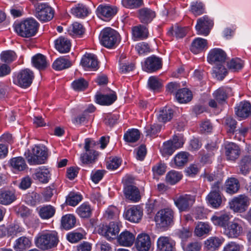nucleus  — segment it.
Segmentation results:
<instances>
[{
    "label": "nucleus",
    "mask_w": 251,
    "mask_h": 251,
    "mask_svg": "<svg viewBox=\"0 0 251 251\" xmlns=\"http://www.w3.org/2000/svg\"><path fill=\"white\" fill-rule=\"evenodd\" d=\"M38 27L39 24L33 18L26 19L14 25L16 32L20 36L25 38L35 35Z\"/></svg>",
    "instance_id": "1"
},
{
    "label": "nucleus",
    "mask_w": 251,
    "mask_h": 251,
    "mask_svg": "<svg viewBox=\"0 0 251 251\" xmlns=\"http://www.w3.org/2000/svg\"><path fill=\"white\" fill-rule=\"evenodd\" d=\"M59 241L58 233L54 230L43 233L36 236L34 240L36 246L42 250L56 247Z\"/></svg>",
    "instance_id": "2"
},
{
    "label": "nucleus",
    "mask_w": 251,
    "mask_h": 251,
    "mask_svg": "<svg viewBox=\"0 0 251 251\" xmlns=\"http://www.w3.org/2000/svg\"><path fill=\"white\" fill-rule=\"evenodd\" d=\"M99 40L100 44L104 47L112 48L119 42L120 35L115 30L110 27H106L101 31Z\"/></svg>",
    "instance_id": "3"
},
{
    "label": "nucleus",
    "mask_w": 251,
    "mask_h": 251,
    "mask_svg": "<svg viewBox=\"0 0 251 251\" xmlns=\"http://www.w3.org/2000/svg\"><path fill=\"white\" fill-rule=\"evenodd\" d=\"M25 155L30 165L42 164L47 157V149L44 146H35L30 152H25Z\"/></svg>",
    "instance_id": "4"
},
{
    "label": "nucleus",
    "mask_w": 251,
    "mask_h": 251,
    "mask_svg": "<svg viewBox=\"0 0 251 251\" xmlns=\"http://www.w3.org/2000/svg\"><path fill=\"white\" fill-rule=\"evenodd\" d=\"M173 201L180 212L188 211L194 204L196 197L187 194H177L173 198Z\"/></svg>",
    "instance_id": "5"
},
{
    "label": "nucleus",
    "mask_w": 251,
    "mask_h": 251,
    "mask_svg": "<svg viewBox=\"0 0 251 251\" xmlns=\"http://www.w3.org/2000/svg\"><path fill=\"white\" fill-rule=\"evenodd\" d=\"M33 77V72L28 69H25L14 74L13 82L21 87L26 88L31 85Z\"/></svg>",
    "instance_id": "6"
},
{
    "label": "nucleus",
    "mask_w": 251,
    "mask_h": 251,
    "mask_svg": "<svg viewBox=\"0 0 251 251\" xmlns=\"http://www.w3.org/2000/svg\"><path fill=\"white\" fill-rule=\"evenodd\" d=\"M95 142L94 140L87 138L85 140L84 149L85 152L81 154L80 159L83 164H89L95 162L98 152L94 149Z\"/></svg>",
    "instance_id": "7"
},
{
    "label": "nucleus",
    "mask_w": 251,
    "mask_h": 251,
    "mask_svg": "<svg viewBox=\"0 0 251 251\" xmlns=\"http://www.w3.org/2000/svg\"><path fill=\"white\" fill-rule=\"evenodd\" d=\"M174 211L170 208H164L156 214L154 220L157 225L165 227L170 225L174 219Z\"/></svg>",
    "instance_id": "8"
},
{
    "label": "nucleus",
    "mask_w": 251,
    "mask_h": 251,
    "mask_svg": "<svg viewBox=\"0 0 251 251\" xmlns=\"http://www.w3.org/2000/svg\"><path fill=\"white\" fill-rule=\"evenodd\" d=\"M243 221L239 219H235L229 222L224 228V234L229 238H236L243 233Z\"/></svg>",
    "instance_id": "9"
},
{
    "label": "nucleus",
    "mask_w": 251,
    "mask_h": 251,
    "mask_svg": "<svg viewBox=\"0 0 251 251\" xmlns=\"http://www.w3.org/2000/svg\"><path fill=\"white\" fill-rule=\"evenodd\" d=\"M54 12L47 3H41L35 7V16L40 21L46 22L53 17Z\"/></svg>",
    "instance_id": "10"
},
{
    "label": "nucleus",
    "mask_w": 251,
    "mask_h": 251,
    "mask_svg": "<svg viewBox=\"0 0 251 251\" xmlns=\"http://www.w3.org/2000/svg\"><path fill=\"white\" fill-rule=\"evenodd\" d=\"M250 204V200L245 195L234 197L229 202L230 208L236 212H244Z\"/></svg>",
    "instance_id": "11"
},
{
    "label": "nucleus",
    "mask_w": 251,
    "mask_h": 251,
    "mask_svg": "<svg viewBox=\"0 0 251 251\" xmlns=\"http://www.w3.org/2000/svg\"><path fill=\"white\" fill-rule=\"evenodd\" d=\"M213 25V22L208 16L205 15L199 18L195 25L197 34L207 36Z\"/></svg>",
    "instance_id": "12"
},
{
    "label": "nucleus",
    "mask_w": 251,
    "mask_h": 251,
    "mask_svg": "<svg viewBox=\"0 0 251 251\" xmlns=\"http://www.w3.org/2000/svg\"><path fill=\"white\" fill-rule=\"evenodd\" d=\"M220 182L215 183L211 187V190L207 195L206 199L208 203L212 207L217 208L220 206L222 203V197L220 191Z\"/></svg>",
    "instance_id": "13"
},
{
    "label": "nucleus",
    "mask_w": 251,
    "mask_h": 251,
    "mask_svg": "<svg viewBox=\"0 0 251 251\" xmlns=\"http://www.w3.org/2000/svg\"><path fill=\"white\" fill-rule=\"evenodd\" d=\"M226 54L225 51L220 48L211 49L207 56V60L211 64L226 63Z\"/></svg>",
    "instance_id": "14"
},
{
    "label": "nucleus",
    "mask_w": 251,
    "mask_h": 251,
    "mask_svg": "<svg viewBox=\"0 0 251 251\" xmlns=\"http://www.w3.org/2000/svg\"><path fill=\"white\" fill-rule=\"evenodd\" d=\"M135 247L138 251H150L151 247L150 236L147 233H141L135 238Z\"/></svg>",
    "instance_id": "15"
},
{
    "label": "nucleus",
    "mask_w": 251,
    "mask_h": 251,
    "mask_svg": "<svg viewBox=\"0 0 251 251\" xmlns=\"http://www.w3.org/2000/svg\"><path fill=\"white\" fill-rule=\"evenodd\" d=\"M117 12V8L110 5H99L96 10L98 17L101 20L107 21L111 19Z\"/></svg>",
    "instance_id": "16"
},
{
    "label": "nucleus",
    "mask_w": 251,
    "mask_h": 251,
    "mask_svg": "<svg viewBox=\"0 0 251 251\" xmlns=\"http://www.w3.org/2000/svg\"><path fill=\"white\" fill-rule=\"evenodd\" d=\"M162 67L161 59L154 55L148 57L142 64L143 70L148 73H152Z\"/></svg>",
    "instance_id": "17"
},
{
    "label": "nucleus",
    "mask_w": 251,
    "mask_h": 251,
    "mask_svg": "<svg viewBox=\"0 0 251 251\" xmlns=\"http://www.w3.org/2000/svg\"><path fill=\"white\" fill-rule=\"evenodd\" d=\"M80 64L85 69L96 71L99 68V62L97 56L92 53H86L82 57Z\"/></svg>",
    "instance_id": "18"
},
{
    "label": "nucleus",
    "mask_w": 251,
    "mask_h": 251,
    "mask_svg": "<svg viewBox=\"0 0 251 251\" xmlns=\"http://www.w3.org/2000/svg\"><path fill=\"white\" fill-rule=\"evenodd\" d=\"M124 194L127 200L132 202H137L141 198L138 188L133 185L125 183L124 187Z\"/></svg>",
    "instance_id": "19"
},
{
    "label": "nucleus",
    "mask_w": 251,
    "mask_h": 251,
    "mask_svg": "<svg viewBox=\"0 0 251 251\" xmlns=\"http://www.w3.org/2000/svg\"><path fill=\"white\" fill-rule=\"evenodd\" d=\"M135 237L133 233L126 230L117 236V241L121 246L130 247L134 243Z\"/></svg>",
    "instance_id": "20"
},
{
    "label": "nucleus",
    "mask_w": 251,
    "mask_h": 251,
    "mask_svg": "<svg viewBox=\"0 0 251 251\" xmlns=\"http://www.w3.org/2000/svg\"><path fill=\"white\" fill-rule=\"evenodd\" d=\"M175 242L167 236H160L157 240V248L159 251H172L175 249Z\"/></svg>",
    "instance_id": "21"
},
{
    "label": "nucleus",
    "mask_w": 251,
    "mask_h": 251,
    "mask_svg": "<svg viewBox=\"0 0 251 251\" xmlns=\"http://www.w3.org/2000/svg\"><path fill=\"white\" fill-rule=\"evenodd\" d=\"M143 215L141 208L138 206H134L127 209L125 214L126 219L132 223H138Z\"/></svg>",
    "instance_id": "22"
},
{
    "label": "nucleus",
    "mask_w": 251,
    "mask_h": 251,
    "mask_svg": "<svg viewBox=\"0 0 251 251\" xmlns=\"http://www.w3.org/2000/svg\"><path fill=\"white\" fill-rule=\"evenodd\" d=\"M208 48L207 40L197 37L195 38L191 43L190 50L194 54L200 53Z\"/></svg>",
    "instance_id": "23"
},
{
    "label": "nucleus",
    "mask_w": 251,
    "mask_h": 251,
    "mask_svg": "<svg viewBox=\"0 0 251 251\" xmlns=\"http://www.w3.org/2000/svg\"><path fill=\"white\" fill-rule=\"evenodd\" d=\"M34 179L46 183H47L50 178V172L48 168L45 166H41L35 170L33 175Z\"/></svg>",
    "instance_id": "24"
},
{
    "label": "nucleus",
    "mask_w": 251,
    "mask_h": 251,
    "mask_svg": "<svg viewBox=\"0 0 251 251\" xmlns=\"http://www.w3.org/2000/svg\"><path fill=\"white\" fill-rule=\"evenodd\" d=\"M31 239L26 236H21L17 239L13 244V248L16 251H25L31 247Z\"/></svg>",
    "instance_id": "25"
},
{
    "label": "nucleus",
    "mask_w": 251,
    "mask_h": 251,
    "mask_svg": "<svg viewBox=\"0 0 251 251\" xmlns=\"http://www.w3.org/2000/svg\"><path fill=\"white\" fill-rule=\"evenodd\" d=\"M237 116L245 118L251 114V104L248 101L240 102L235 108Z\"/></svg>",
    "instance_id": "26"
},
{
    "label": "nucleus",
    "mask_w": 251,
    "mask_h": 251,
    "mask_svg": "<svg viewBox=\"0 0 251 251\" xmlns=\"http://www.w3.org/2000/svg\"><path fill=\"white\" fill-rule=\"evenodd\" d=\"M31 63L33 67L39 70L45 69L49 63L45 55L41 53H37L31 58Z\"/></svg>",
    "instance_id": "27"
},
{
    "label": "nucleus",
    "mask_w": 251,
    "mask_h": 251,
    "mask_svg": "<svg viewBox=\"0 0 251 251\" xmlns=\"http://www.w3.org/2000/svg\"><path fill=\"white\" fill-rule=\"evenodd\" d=\"M230 219V215L227 213L217 214L212 216L211 220L213 224L217 226L226 227Z\"/></svg>",
    "instance_id": "28"
},
{
    "label": "nucleus",
    "mask_w": 251,
    "mask_h": 251,
    "mask_svg": "<svg viewBox=\"0 0 251 251\" xmlns=\"http://www.w3.org/2000/svg\"><path fill=\"white\" fill-rule=\"evenodd\" d=\"M226 155L228 160H234L239 155V147L232 142L227 143L225 146Z\"/></svg>",
    "instance_id": "29"
},
{
    "label": "nucleus",
    "mask_w": 251,
    "mask_h": 251,
    "mask_svg": "<svg viewBox=\"0 0 251 251\" xmlns=\"http://www.w3.org/2000/svg\"><path fill=\"white\" fill-rule=\"evenodd\" d=\"M10 164L13 171L15 173L23 171L27 167L25 160L21 156L11 159Z\"/></svg>",
    "instance_id": "30"
},
{
    "label": "nucleus",
    "mask_w": 251,
    "mask_h": 251,
    "mask_svg": "<svg viewBox=\"0 0 251 251\" xmlns=\"http://www.w3.org/2000/svg\"><path fill=\"white\" fill-rule=\"evenodd\" d=\"M96 101L97 103L102 105H108L112 104L117 99L115 92L108 95L99 94L96 96Z\"/></svg>",
    "instance_id": "31"
},
{
    "label": "nucleus",
    "mask_w": 251,
    "mask_h": 251,
    "mask_svg": "<svg viewBox=\"0 0 251 251\" xmlns=\"http://www.w3.org/2000/svg\"><path fill=\"white\" fill-rule=\"evenodd\" d=\"M71 42L67 38L60 37L55 41L56 49L61 53L69 52L71 48Z\"/></svg>",
    "instance_id": "32"
},
{
    "label": "nucleus",
    "mask_w": 251,
    "mask_h": 251,
    "mask_svg": "<svg viewBox=\"0 0 251 251\" xmlns=\"http://www.w3.org/2000/svg\"><path fill=\"white\" fill-rule=\"evenodd\" d=\"M224 241L222 237L212 236L204 242V247L208 250L215 251L219 248Z\"/></svg>",
    "instance_id": "33"
},
{
    "label": "nucleus",
    "mask_w": 251,
    "mask_h": 251,
    "mask_svg": "<svg viewBox=\"0 0 251 251\" xmlns=\"http://www.w3.org/2000/svg\"><path fill=\"white\" fill-rule=\"evenodd\" d=\"M174 111L169 106H165L161 108L156 114L157 118L159 122L166 123L172 119Z\"/></svg>",
    "instance_id": "34"
},
{
    "label": "nucleus",
    "mask_w": 251,
    "mask_h": 251,
    "mask_svg": "<svg viewBox=\"0 0 251 251\" xmlns=\"http://www.w3.org/2000/svg\"><path fill=\"white\" fill-rule=\"evenodd\" d=\"M16 199L14 192L10 190L0 189V203L3 205H9Z\"/></svg>",
    "instance_id": "35"
},
{
    "label": "nucleus",
    "mask_w": 251,
    "mask_h": 251,
    "mask_svg": "<svg viewBox=\"0 0 251 251\" xmlns=\"http://www.w3.org/2000/svg\"><path fill=\"white\" fill-rule=\"evenodd\" d=\"M93 211V209L89 203L84 202L76 208V213L81 218L87 219L91 216Z\"/></svg>",
    "instance_id": "36"
},
{
    "label": "nucleus",
    "mask_w": 251,
    "mask_h": 251,
    "mask_svg": "<svg viewBox=\"0 0 251 251\" xmlns=\"http://www.w3.org/2000/svg\"><path fill=\"white\" fill-rule=\"evenodd\" d=\"M132 37L134 41L143 40L148 37V29L144 25H139L132 28Z\"/></svg>",
    "instance_id": "37"
},
{
    "label": "nucleus",
    "mask_w": 251,
    "mask_h": 251,
    "mask_svg": "<svg viewBox=\"0 0 251 251\" xmlns=\"http://www.w3.org/2000/svg\"><path fill=\"white\" fill-rule=\"evenodd\" d=\"M139 17L142 23L148 24L155 17V14L152 10L144 8L139 10Z\"/></svg>",
    "instance_id": "38"
},
{
    "label": "nucleus",
    "mask_w": 251,
    "mask_h": 251,
    "mask_svg": "<svg viewBox=\"0 0 251 251\" xmlns=\"http://www.w3.org/2000/svg\"><path fill=\"white\" fill-rule=\"evenodd\" d=\"M72 65L67 57L62 56L57 58L53 62L52 68L56 71H60L70 67Z\"/></svg>",
    "instance_id": "39"
},
{
    "label": "nucleus",
    "mask_w": 251,
    "mask_h": 251,
    "mask_svg": "<svg viewBox=\"0 0 251 251\" xmlns=\"http://www.w3.org/2000/svg\"><path fill=\"white\" fill-rule=\"evenodd\" d=\"M176 98L179 103H187L191 100L192 94L190 90L184 88L180 89L176 92Z\"/></svg>",
    "instance_id": "40"
},
{
    "label": "nucleus",
    "mask_w": 251,
    "mask_h": 251,
    "mask_svg": "<svg viewBox=\"0 0 251 251\" xmlns=\"http://www.w3.org/2000/svg\"><path fill=\"white\" fill-rule=\"evenodd\" d=\"M211 230V227L207 223L200 222L195 227V235L199 237L205 236L209 233Z\"/></svg>",
    "instance_id": "41"
},
{
    "label": "nucleus",
    "mask_w": 251,
    "mask_h": 251,
    "mask_svg": "<svg viewBox=\"0 0 251 251\" xmlns=\"http://www.w3.org/2000/svg\"><path fill=\"white\" fill-rule=\"evenodd\" d=\"M119 231L120 228L118 223L111 222L108 226H106L104 236L108 240L113 239L119 233Z\"/></svg>",
    "instance_id": "42"
},
{
    "label": "nucleus",
    "mask_w": 251,
    "mask_h": 251,
    "mask_svg": "<svg viewBox=\"0 0 251 251\" xmlns=\"http://www.w3.org/2000/svg\"><path fill=\"white\" fill-rule=\"evenodd\" d=\"M76 223V219L72 214H66L62 217L61 226L65 230L73 228Z\"/></svg>",
    "instance_id": "43"
},
{
    "label": "nucleus",
    "mask_w": 251,
    "mask_h": 251,
    "mask_svg": "<svg viewBox=\"0 0 251 251\" xmlns=\"http://www.w3.org/2000/svg\"><path fill=\"white\" fill-rule=\"evenodd\" d=\"M213 67V76L218 80H222L227 74L226 69L225 68V63L214 64Z\"/></svg>",
    "instance_id": "44"
},
{
    "label": "nucleus",
    "mask_w": 251,
    "mask_h": 251,
    "mask_svg": "<svg viewBox=\"0 0 251 251\" xmlns=\"http://www.w3.org/2000/svg\"><path fill=\"white\" fill-rule=\"evenodd\" d=\"M239 167L242 174L246 175L248 174L251 169V156L246 155L243 157L241 160Z\"/></svg>",
    "instance_id": "45"
},
{
    "label": "nucleus",
    "mask_w": 251,
    "mask_h": 251,
    "mask_svg": "<svg viewBox=\"0 0 251 251\" xmlns=\"http://www.w3.org/2000/svg\"><path fill=\"white\" fill-rule=\"evenodd\" d=\"M71 13L76 17L82 18L87 16L88 10L85 5L77 4L71 9Z\"/></svg>",
    "instance_id": "46"
},
{
    "label": "nucleus",
    "mask_w": 251,
    "mask_h": 251,
    "mask_svg": "<svg viewBox=\"0 0 251 251\" xmlns=\"http://www.w3.org/2000/svg\"><path fill=\"white\" fill-rule=\"evenodd\" d=\"M55 212V209L53 206L47 205L40 208L39 214L42 219H49L53 216Z\"/></svg>",
    "instance_id": "47"
},
{
    "label": "nucleus",
    "mask_w": 251,
    "mask_h": 251,
    "mask_svg": "<svg viewBox=\"0 0 251 251\" xmlns=\"http://www.w3.org/2000/svg\"><path fill=\"white\" fill-rule=\"evenodd\" d=\"M140 136V133L137 129H128L124 136V139L126 142L134 143L137 141Z\"/></svg>",
    "instance_id": "48"
},
{
    "label": "nucleus",
    "mask_w": 251,
    "mask_h": 251,
    "mask_svg": "<svg viewBox=\"0 0 251 251\" xmlns=\"http://www.w3.org/2000/svg\"><path fill=\"white\" fill-rule=\"evenodd\" d=\"M189 153L186 151H180L174 157V160L176 167L183 166L188 161Z\"/></svg>",
    "instance_id": "49"
},
{
    "label": "nucleus",
    "mask_w": 251,
    "mask_h": 251,
    "mask_svg": "<svg viewBox=\"0 0 251 251\" xmlns=\"http://www.w3.org/2000/svg\"><path fill=\"white\" fill-rule=\"evenodd\" d=\"M240 184L238 180L235 178H230L226 182V191L229 194H234L238 191Z\"/></svg>",
    "instance_id": "50"
},
{
    "label": "nucleus",
    "mask_w": 251,
    "mask_h": 251,
    "mask_svg": "<svg viewBox=\"0 0 251 251\" xmlns=\"http://www.w3.org/2000/svg\"><path fill=\"white\" fill-rule=\"evenodd\" d=\"M182 177V175L181 173L172 170L167 174L166 180L168 183L173 185L178 182Z\"/></svg>",
    "instance_id": "51"
},
{
    "label": "nucleus",
    "mask_w": 251,
    "mask_h": 251,
    "mask_svg": "<svg viewBox=\"0 0 251 251\" xmlns=\"http://www.w3.org/2000/svg\"><path fill=\"white\" fill-rule=\"evenodd\" d=\"M229 91L228 88H220L213 93L215 100L219 103H222L226 101L227 98V93Z\"/></svg>",
    "instance_id": "52"
},
{
    "label": "nucleus",
    "mask_w": 251,
    "mask_h": 251,
    "mask_svg": "<svg viewBox=\"0 0 251 251\" xmlns=\"http://www.w3.org/2000/svg\"><path fill=\"white\" fill-rule=\"evenodd\" d=\"M204 5L200 1H194L191 3L190 11L196 16L200 15L204 13Z\"/></svg>",
    "instance_id": "53"
},
{
    "label": "nucleus",
    "mask_w": 251,
    "mask_h": 251,
    "mask_svg": "<svg viewBox=\"0 0 251 251\" xmlns=\"http://www.w3.org/2000/svg\"><path fill=\"white\" fill-rule=\"evenodd\" d=\"M181 246L184 251H200L202 245L200 242L194 241L187 244L181 243Z\"/></svg>",
    "instance_id": "54"
},
{
    "label": "nucleus",
    "mask_w": 251,
    "mask_h": 251,
    "mask_svg": "<svg viewBox=\"0 0 251 251\" xmlns=\"http://www.w3.org/2000/svg\"><path fill=\"white\" fill-rule=\"evenodd\" d=\"M148 85L149 88L154 91H158L162 86L161 80L154 76L149 77Z\"/></svg>",
    "instance_id": "55"
},
{
    "label": "nucleus",
    "mask_w": 251,
    "mask_h": 251,
    "mask_svg": "<svg viewBox=\"0 0 251 251\" xmlns=\"http://www.w3.org/2000/svg\"><path fill=\"white\" fill-rule=\"evenodd\" d=\"M192 234V229L189 227H183L176 231V235L181 240V243H183L191 237Z\"/></svg>",
    "instance_id": "56"
},
{
    "label": "nucleus",
    "mask_w": 251,
    "mask_h": 251,
    "mask_svg": "<svg viewBox=\"0 0 251 251\" xmlns=\"http://www.w3.org/2000/svg\"><path fill=\"white\" fill-rule=\"evenodd\" d=\"M244 65V61L239 58H233L227 63L228 68L233 71L242 69Z\"/></svg>",
    "instance_id": "57"
},
{
    "label": "nucleus",
    "mask_w": 251,
    "mask_h": 251,
    "mask_svg": "<svg viewBox=\"0 0 251 251\" xmlns=\"http://www.w3.org/2000/svg\"><path fill=\"white\" fill-rule=\"evenodd\" d=\"M72 86L75 91H81L87 87L88 83L84 79L80 78L74 80L72 83Z\"/></svg>",
    "instance_id": "58"
},
{
    "label": "nucleus",
    "mask_w": 251,
    "mask_h": 251,
    "mask_svg": "<svg viewBox=\"0 0 251 251\" xmlns=\"http://www.w3.org/2000/svg\"><path fill=\"white\" fill-rule=\"evenodd\" d=\"M82 200V196L78 193H70L67 198V203L71 206L76 205Z\"/></svg>",
    "instance_id": "59"
},
{
    "label": "nucleus",
    "mask_w": 251,
    "mask_h": 251,
    "mask_svg": "<svg viewBox=\"0 0 251 251\" xmlns=\"http://www.w3.org/2000/svg\"><path fill=\"white\" fill-rule=\"evenodd\" d=\"M143 0H122V4L126 8L133 9L140 6Z\"/></svg>",
    "instance_id": "60"
},
{
    "label": "nucleus",
    "mask_w": 251,
    "mask_h": 251,
    "mask_svg": "<svg viewBox=\"0 0 251 251\" xmlns=\"http://www.w3.org/2000/svg\"><path fill=\"white\" fill-rule=\"evenodd\" d=\"M243 246L235 242H229L224 247L223 251H241Z\"/></svg>",
    "instance_id": "61"
},
{
    "label": "nucleus",
    "mask_w": 251,
    "mask_h": 251,
    "mask_svg": "<svg viewBox=\"0 0 251 251\" xmlns=\"http://www.w3.org/2000/svg\"><path fill=\"white\" fill-rule=\"evenodd\" d=\"M160 125L154 124L152 125L147 126L145 127V132L147 136H152L158 133L161 128Z\"/></svg>",
    "instance_id": "62"
},
{
    "label": "nucleus",
    "mask_w": 251,
    "mask_h": 251,
    "mask_svg": "<svg viewBox=\"0 0 251 251\" xmlns=\"http://www.w3.org/2000/svg\"><path fill=\"white\" fill-rule=\"evenodd\" d=\"M119 214L118 209L114 206H110L105 210L104 216L108 219H116Z\"/></svg>",
    "instance_id": "63"
},
{
    "label": "nucleus",
    "mask_w": 251,
    "mask_h": 251,
    "mask_svg": "<svg viewBox=\"0 0 251 251\" xmlns=\"http://www.w3.org/2000/svg\"><path fill=\"white\" fill-rule=\"evenodd\" d=\"M71 32V34L73 36H80L84 33V29L81 24L75 22L72 24Z\"/></svg>",
    "instance_id": "64"
}]
</instances>
